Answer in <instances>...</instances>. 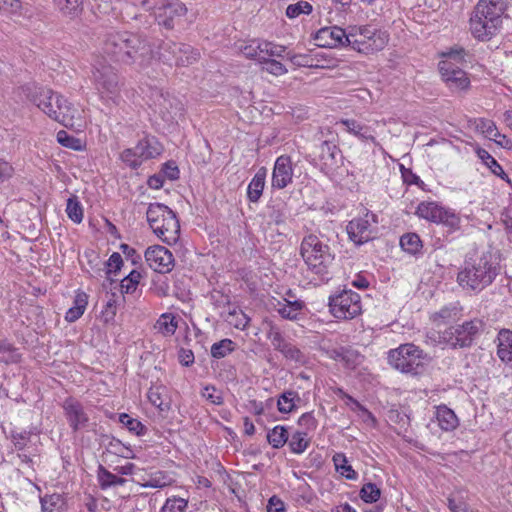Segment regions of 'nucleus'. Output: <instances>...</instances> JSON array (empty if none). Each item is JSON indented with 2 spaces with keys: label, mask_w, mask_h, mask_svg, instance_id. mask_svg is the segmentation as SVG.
Segmentation results:
<instances>
[{
  "label": "nucleus",
  "mask_w": 512,
  "mask_h": 512,
  "mask_svg": "<svg viewBox=\"0 0 512 512\" xmlns=\"http://www.w3.org/2000/svg\"><path fill=\"white\" fill-rule=\"evenodd\" d=\"M476 154L482 163L490 169V171L505 180L507 183H511L508 175L504 172L502 166L497 162V160L485 149L478 148L476 150Z\"/></svg>",
  "instance_id": "cd10ccee"
},
{
  "label": "nucleus",
  "mask_w": 512,
  "mask_h": 512,
  "mask_svg": "<svg viewBox=\"0 0 512 512\" xmlns=\"http://www.w3.org/2000/svg\"><path fill=\"white\" fill-rule=\"evenodd\" d=\"M293 178L292 162L289 156H279L274 164L272 172V187L275 189H284L287 187Z\"/></svg>",
  "instance_id": "a211bd4d"
},
{
  "label": "nucleus",
  "mask_w": 512,
  "mask_h": 512,
  "mask_svg": "<svg viewBox=\"0 0 512 512\" xmlns=\"http://www.w3.org/2000/svg\"><path fill=\"white\" fill-rule=\"evenodd\" d=\"M305 308V303L301 300L288 301L285 300V303H278V307H276V311L283 319H287L290 321H296L299 319V316L302 315L303 309Z\"/></svg>",
  "instance_id": "a878e982"
},
{
  "label": "nucleus",
  "mask_w": 512,
  "mask_h": 512,
  "mask_svg": "<svg viewBox=\"0 0 512 512\" xmlns=\"http://www.w3.org/2000/svg\"><path fill=\"white\" fill-rule=\"evenodd\" d=\"M313 8L312 5L307 1H299L294 4H290L286 9V16L290 19L297 18L301 14H310Z\"/></svg>",
  "instance_id": "6e6d98bb"
},
{
  "label": "nucleus",
  "mask_w": 512,
  "mask_h": 512,
  "mask_svg": "<svg viewBox=\"0 0 512 512\" xmlns=\"http://www.w3.org/2000/svg\"><path fill=\"white\" fill-rule=\"evenodd\" d=\"M339 124L343 125L346 131L362 141H371L373 144L378 145L376 138L373 135L371 127L358 122L355 119H342Z\"/></svg>",
  "instance_id": "5701e85b"
},
{
  "label": "nucleus",
  "mask_w": 512,
  "mask_h": 512,
  "mask_svg": "<svg viewBox=\"0 0 512 512\" xmlns=\"http://www.w3.org/2000/svg\"><path fill=\"white\" fill-rule=\"evenodd\" d=\"M186 12L187 8L182 1L169 0L159 8L156 19L159 25L170 30L174 28L176 20L185 16Z\"/></svg>",
  "instance_id": "f3484780"
},
{
  "label": "nucleus",
  "mask_w": 512,
  "mask_h": 512,
  "mask_svg": "<svg viewBox=\"0 0 512 512\" xmlns=\"http://www.w3.org/2000/svg\"><path fill=\"white\" fill-rule=\"evenodd\" d=\"M242 54L248 59H256L262 62L264 56L263 41L252 40L249 44L241 48Z\"/></svg>",
  "instance_id": "37998d69"
},
{
  "label": "nucleus",
  "mask_w": 512,
  "mask_h": 512,
  "mask_svg": "<svg viewBox=\"0 0 512 512\" xmlns=\"http://www.w3.org/2000/svg\"><path fill=\"white\" fill-rule=\"evenodd\" d=\"M57 141L64 147L70 148L75 151H81L83 149V143L79 138H76L68 134L64 130H60L57 133Z\"/></svg>",
  "instance_id": "5fc2aeb1"
},
{
  "label": "nucleus",
  "mask_w": 512,
  "mask_h": 512,
  "mask_svg": "<svg viewBox=\"0 0 512 512\" xmlns=\"http://www.w3.org/2000/svg\"><path fill=\"white\" fill-rule=\"evenodd\" d=\"M23 92L48 117L67 128L82 126L81 113L63 95L46 87L25 85Z\"/></svg>",
  "instance_id": "f257e3e1"
},
{
  "label": "nucleus",
  "mask_w": 512,
  "mask_h": 512,
  "mask_svg": "<svg viewBox=\"0 0 512 512\" xmlns=\"http://www.w3.org/2000/svg\"><path fill=\"white\" fill-rule=\"evenodd\" d=\"M331 314L341 320L353 319L362 312L361 297L352 290H343L329 297Z\"/></svg>",
  "instance_id": "f8f14e48"
},
{
  "label": "nucleus",
  "mask_w": 512,
  "mask_h": 512,
  "mask_svg": "<svg viewBox=\"0 0 512 512\" xmlns=\"http://www.w3.org/2000/svg\"><path fill=\"white\" fill-rule=\"evenodd\" d=\"M300 253L309 271L317 275L321 282H328L331 278L330 269L335 258L329 245L319 236L309 234L301 242Z\"/></svg>",
  "instance_id": "39448f33"
},
{
  "label": "nucleus",
  "mask_w": 512,
  "mask_h": 512,
  "mask_svg": "<svg viewBox=\"0 0 512 512\" xmlns=\"http://www.w3.org/2000/svg\"><path fill=\"white\" fill-rule=\"evenodd\" d=\"M359 496L365 503H375L380 499L381 490L376 484L368 482L360 489Z\"/></svg>",
  "instance_id": "603ef678"
},
{
  "label": "nucleus",
  "mask_w": 512,
  "mask_h": 512,
  "mask_svg": "<svg viewBox=\"0 0 512 512\" xmlns=\"http://www.w3.org/2000/svg\"><path fill=\"white\" fill-rule=\"evenodd\" d=\"M438 224H442L448 229L449 233L458 231L461 227V218L453 210L443 207L441 210V219H438Z\"/></svg>",
  "instance_id": "f704fd0d"
},
{
  "label": "nucleus",
  "mask_w": 512,
  "mask_h": 512,
  "mask_svg": "<svg viewBox=\"0 0 512 512\" xmlns=\"http://www.w3.org/2000/svg\"><path fill=\"white\" fill-rule=\"evenodd\" d=\"M429 360L426 353L413 343L400 345L388 353V362L396 370L409 375H419Z\"/></svg>",
  "instance_id": "6e6552de"
},
{
  "label": "nucleus",
  "mask_w": 512,
  "mask_h": 512,
  "mask_svg": "<svg viewBox=\"0 0 512 512\" xmlns=\"http://www.w3.org/2000/svg\"><path fill=\"white\" fill-rule=\"evenodd\" d=\"M262 58H263V60H262L261 64L264 65L263 70H265L266 72H268L274 76H281L288 72L285 65L282 64L281 62H279L275 59L267 58V57H262Z\"/></svg>",
  "instance_id": "13d9d810"
},
{
  "label": "nucleus",
  "mask_w": 512,
  "mask_h": 512,
  "mask_svg": "<svg viewBox=\"0 0 512 512\" xmlns=\"http://www.w3.org/2000/svg\"><path fill=\"white\" fill-rule=\"evenodd\" d=\"M59 9L66 15H76L82 9L83 0H55Z\"/></svg>",
  "instance_id": "e2e57ef3"
},
{
  "label": "nucleus",
  "mask_w": 512,
  "mask_h": 512,
  "mask_svg": "<svg viewBox=\"0 0 512 512\" xmlns=\"http://www.w3.org/2000/svg\"><path fill=\"white\" fill-rule=\"evenodd\" d=\"M342 356L341 362L347 369L353 370L362 363V356L357 350L345 348Z\"/></svg>",
  "instance_id": "052dcab7"
},
{
  "label": "nucleus",
  "mask_w": 512,
  "mask_h": 512,
  "mask_svg": "<svg viewBox=\"0 0 512 512\" xmlns=\"http://www.w3.org/2000/svg\"><path fill=\"white\" fill-rule=\"evenodd\" d=\"M159 57L170 65L188 66L198 60L199 53L188 44L166 40L159 45Z\"/></svg>",
  "instance_id": "ddd939ff"
},
{
  "label": "nucleus",
  "mask_w": 512,
  "mask_h": 512,
  "mask_svg": "<svg viewBox=\"0 0 512 512\" xmlns=\"http://www.w3.org/2000/svg\"><path fill=\"white\" fill-rule=\"evenodd\" d=\"M66 213L73 222L79 224L83 220V208L76 196L67 200Z\"/></svg>",
  "instance_id": "8fccbe9b"
},
{
  "label": "nucleus",
  "mask_w": 512,
  "mask_h": 512,
  "mask_svg": "<svg viewBox=\"0 0 512 512\" xmlns=\"http://www.w3.org/2000/svg\"><path fill=\"white\" fill-rule=\"evenodd\" d=\"M97 480L101 489L123 486L126 483V479L113 474L102 465L98 466Z\"/></svg>",
  "instance_id": "c756f323"
},
{
  "label": "nucleus",
  "mask_w": 512,
  "mask_h": 512,
  "mask_svg": "<svg viewBox=\"0 0 512 512\" xmlns=\"http://www.w3.org/2000/svg\"><path fill=\"white\" fill-rule=\"evenodd\" d=\"M266 175L267 169L265 167H261L257 170L256 174L250 181L247 188V197L250 202H258L262 196L265 187Z\"/></svg>",
  "instance_id": "393cba45"
},
{
  "label": "nucleus",
  "mask_w": 512,
  "mask_h": 512,
  "mask_svg": "<svg viewBox=\"0 0 512 512\" xmlns=\"http://www.w3.org/2000/svg\"><path fill=\"white\" fill-rule=\"evenodd\" d=\"M87 304L88 297L86 293H77L73 301V306L66 312L65 320L70 323L78 320L84 314Z\"/></svg>",
  "instance_id": "7c9ffc66"
},
{
  "label": "nucleus",
  "mask_w": 512,
  "mask_h": 512,
  "mask_svg": "<svg viewBox=\"0 0 512 512\" xmlns=\"http://www.w3.org/2000/svg\"><path fill=\"white\" fill-rule=\"evenodd\" d=\"M225 320L236 329L245 330L250 322V318L237 308L230 310Z\"/></svg>",
  "instance_id": "a19ab883"
},
{
  "label": "nucleus",
  "mask_w": 512,
  "mask_h": 512,
  "mask_svg": "<svg viewBox=\"0 0 512 512\" xmlns=\"http://www.w3.org/2000/svg\"><path fill=\"white\" fill-rule=\"evenodd\" d=\"M236 344L228 338L222 339L211 346V356L221 359L235 350Z\"/></svg>",
  "instance_id": "79ce46f5"
},
{
  "label": "nucleus",
  "mask_w": 512,
  "mask_h": 512,
  "mask_svg": "<svg viewBox=\"0 0 512 512\" xmlns=\"http://www.w3.org/2000/svg\"><path fill=\"white\" fill-rule=\"evenodd\" d=\"M318 57H322V55L319 53H317L315 56L312 54H293L291 52L287 53V58L293 65L298 67H317L318 64L315 63V60Z\"/></svg>",
  "instance_id": "de8ad7c7"
},
{
  "label": "nucleus",
  "mask_w": 512,
  "mask_h": 512,
  "mask_svg": "<svg viewBox=\"0 0 512 512\" xmlns=\"http://www.w3.org/2000/svg\"><path fill=\"white\" fill-rule=\"evenodd\" d=\"M172 479L164 471H156L151 473L149 479L146 480L142 486L145 488H164L170 485Z\"/></svg>",
  "instance_id": "c03bdc74"
},
{
  "label": "nucleus",
  "mask_w": 512,
  "mask_h": 512,
  "mask_svg": "<svg viewBox=\"0 0 512 512\" xmlns=\"http://www.w3.org/2000/svg\"><path fill=\"white\" fill-rule=\"evenodd\" d=\"M264 325L266 326V335L267 338L271 341L273 348L278 351L281 346L286 342L284 339L280 329L273 324L272 321H264Z\"/></svg>",
  "instance_id": "49530a36"
},
{
  "label": "nucleus",
  "mask_w": 512,
  "mask_h": 512,
  "mask_svg": "<svg viewBox=\"0 0 512 512\" xmlns=\"http://www.w3.org/2000/svg\"><path fill=\"white\" fill-rule=\"evenodd\" d=\"M264 47V56L269 57H277V58H287V48L283 45L274 44L272 42L263 41Z\"/></svg>",
  "instance_id": "0e129e2a"
},
{
  "label": "nucleus",
  "mask_w": 512,
  "mask_h": 512,
  "mask_svg": "<svg viewBox=\"0 0 512 512\" xmlns=\"http://www.w3.org/2000/svg\"><path fill=\"white\" fill-rule=\"evenodd\" d=\"M462 310L460 302H451L443 306L439 311L434 312L430 319L437 326L445 325L459 319L462 316Z\"/></svg>",
  "instance_id": "4be33fe9"
},
{
  "label": "nucleus",
  "mask_w": 512,
  "mask_h": 512,
  "mask_svg": "<svg viewBox=\"0 0 512 512\" xmlns=\"http://www.w3.org/2000/svg\"><path fill=\"white\" fill-rule=\"evenodd\" d=\"M441 78L452 92L467 91L470 88L468 74L456 63L450 60H441L438 64Z\"/></svg>",
  "instance_id": "4468645a"
},
{
  "label": "nucleus",
  "mask_w": 512,
  "mask_h": 512,
  "mask_svg": "<svg viewBox=\"0 0 512 512\" xmlns=\"http://www.w3.org/2000/svg\"><path fill=\"white\" fill-rule=\"evenodd\" d=\"M442 206L435 202H421L416 210V214L423 219L436 223L441 219Z\"/></svg>",
  "instance_id": "2f4dec72"
},
{
  "label": "nucleus",
  "mask_w": 512,
  "mask_h": 512,
  "mask_svg": "<svg viewBox=\"0 0 512 512\" xmlns=\"http://www.w3.org/2000/svg\"><path fill=\"white\" fill-rule=\"evenodd\" d=\"M187 500L180 497L168 498L160 512H186Z\"/></svg>",
  "instance_id": "bf43d9fd"
},
{
  "label": "nucleus",
  "mask_w": 512,
  "mask_h": 512,
  "mask_svg": "<svg viewBox=\"0 0 512 512\" xmlns=\"http://www.w3.org/2000/svg\"><path fill=\"white\" fill-rule=\"evenodd\" d=\"M466 55V50L460 46L452 47L447 52L442 53L443 60H450L456 64L464 62Z\"/></svg>",
  "instance_id": "338daca9"
},
{
  "label": "nucleus",
  "mask_w": 512,
  "mask_h": 512,
  "mask_svg": "<svg viewBox=\"0 0 512 512\" xmlns=\"http://www.w3.org/2000/svg\"><path fill=\"white\" fill-rule=\"evenodd\" d=\"M178 327L176 317L171 313L162 314L155 324V328L164 336H172Z\"/></svg>",
  "instance_id": "c9c22d12"
},
{
  "label": "nucleus",
  "mask_w": 512,
  "mask_h": 512,
  "mask_svg": "<svg viewBox=\"0 0 512 512\" xmlns=\"http://www.w3.org/2000/svg\"><path fill=\"white\" fill-rule=\"evenodd\" d=\"M269 223L276 225L283 224L286 220L285 204L277 202L268 206Z\"/></svg>",
  "instance_id": "864d4df0"
},
{
  "label": "nucleus",
  "mask_w": 512,
  "mask_h": 512,
  "mask_svg": "<svg viewBox=\"0 0 512 512\" xmlns=\"http://www.w3.org/2000/svg\"><path fill=\"white\" fill-rule=\"evenodd\" d=\"M317 157L321 170L328 173L338 167L342 154L335 143L325 140L318 147Z\"/></svg>",
  "instance_id": "6ab92c4d"
},
{
  "label": "nucleus",
  "mask_w": 512,
  "mask_h": 512,
  "mask_svg": "<svg viewBox=\"0 0 512 512\" xmlns=\"http://www.w3.org/2000/svg\"><path fill=\"white\" fill-rule=\"evenodd\" d=\"M146 217L152 231L168 245L175 244L180 236V224L176 213L162 203H151Z\"/></svg>",
  "instance_id": "0eeeda50"
},
{
  "label": "nucleus",
  "mask_w": 512,
  "mask_h": 512,
  "mask_svg": "<svg viewBox=\"0 0 512 512\" xmlns=\"http://www.w3.org/2000/svg\"><path fill=\"white\" fill-rule=\"evenodd\" d=\"M500 274L499 264L490 253L466 257L457 273L458 285L469 294H479L490 286Z\"/></svg>",
  "instance_id": "f03ea898"
},
{
  "label": "nucleus",
  "mask_w": 512,
  "mask_h": 512,
  "mask_svg": "<svg viewBox=\"0 0 512 512\" xmlns=\"http://www.w3.org/2000/svg\"><path fill=\"white\" fill-rule=\"evenodd\" d=\"M347 44L353 50L370 54L382 50L389 41L387 32L379 30L372 25L353 27L347 32Z\"/></svg>",
  "instance_id": "1a4fd4ad"
},
{
  "label": "nucleus",
  "mask_w": 512,
  "mask_h": 512,
  "mask_svg": "<svg viewBox=\"0 0 512 512\" xmlns=\"http://www.w3.org/2000/svg\"><path fill=\"white\" fill-rule=\"evenodd\" d=\"M104 54L115 62L125 65H136L143 68L152 58V50L148 43L135 34L120 32L107 37Z\"/></svg>",
  "instance_id": "7ed1b4c3"
},
{
  "label": "nucleus",
  "mask_w": 512,
  "mask_h": 512,
  "mask_svg": "<svg viewBox=\"0 0 512 512\" xmlns=\"http://www.w3.org/2000/svg\"><path fill=\"white\" fill-rule=\"evenodd\" d=\"M106 452L126 459L133 458V451L116 438L108 441Z\"/></svg>",
  "instance_id": "a18cd8bd"
},
{
  "label": "nucleus",
  "mask_w": 512,
  "mask_h": 512,
  "mask_svg": "<svg viewBox=\"0 0 512 512\" xmlns=\"http://www.w3.org/2000/svg\"><path fill=\"white\" fill-rule=\"evenodd\" d=\"M484 322L474 318L461 325L450 326L442 332L427 336L434 344L448 346L452 349H463L472 346L475 339L483 332Z\"/></svg>",
  "instance_id": "423d86ee"
},
{
  "label": "nucleus",
  "mask_w": 512,
  "mask_h": 512,
  "mask_svg": "<svg viewBox=\"0 0 512 512\" xmlns=\"http://www.w3.org/2000/svg\"><path fill=\"white\" fill-rule=\"evenodd\" d=\"M92 79L102 98L112 100L118 104L121 82L115 68L105 57H98L92 69Z\"/></svg>",
  "instance_id": "9d476101"
},
{
  "label": "nucleus",
  "mask_w": 512,
  "mask_h": 512,
  "mask_svg": "<svg viewBox=\"0 0 512 512\" xmlns=\"http://www.w3.org/2000/svg\"><path fill=\"white\" fill-rule=\"evenodd\" d=\"M438 425L444 431H453L459 425V420L453 410L446 405H440L436 410Z\"/></svg>",
  "instance_id": "bb28decb"
},
{
  "label": "nucleus",
  "mask_w": 512,
  "mask_h": 512,
  "mask_svg": "<svg viewBox=\"0 0 512 512\" xmlns=\"http://www.w3.org/2000/svg\"><path fill=\"white\" fill-rule=\"evenodd\" d=\"M21 354L18 349L7 340L0 339V362L9 365L20 362Z\"/></svg>",
  "instance_id": "72a5a7b5"
},
{
  "label": "nucleus",
  "mask_w": 512,
  "mask_h": 512,
  "mask_svg": "<svg viewBox=\"0 0 512 512\" xmlns=\"http://www.w3.org/2000/svg\"><path fill=\"white\" fill-rule=\"evenodd\" d=\"M497 355L502 362L512 367V331L501 330L497 337Z\"/></svg>",
  "instance_id": "b1692460"
},
{
  "label": "nucleus",
  "mask_w": 512,
  "mask_h": 512,
  "mask_svg": "<svg viewBox=\"0 0 512 512\" xmlns=\"http://www.w3.org/2000/svg\"><path fill=\"white\" fill-rule=\"evenodd\" d=\"M145 260L149 267L158 273H168L174 267V256L164 246H150L145 251Z\"/></svg>",
  "instance_id": "2eb2a0df"
},
{
  "label": "nucleus",
  "mask_w": 512,
  "mask_h": 512,
  "mask_svg": "<svg viewBox=\"0 0 512 512\" xmlns=\"http://www.w3.org/2000/svg\"><path fill=\"white\" fill-rule=\"evenodd\" d=\"M164 390H165V388L163 386H152L147 393L149 402L153 406L159 408L160 410H164V408H163L164 402L162 399V392Z\"/></svg>",
  "instance_id": "774afa93"
},
{
  "label": "nucleus",
  "mask_w": 512,
  "mask_h": 512,
  "mask_svg": "<svg viewBox=\"0 0 512 512\" xmlns=\"http://www.w3.org/2000/svg\"><path fill=\"white\" fill-rule=\"evenodd\" d=\"M348 236L356 245H362L372 239L371 225L366 218H355L346 227Z\"/></svg>",
  "instance_id": "412c9836"
},
{
  "label": "nucleus",
  "mask_w": 512,
  "mask_h": 512,
  "mask_svg": "<svg viewBox=\"0 0 512 512\" xmlns=\"http://www.w3.org/2000/svg\"><path fill=\"white\" fill-rule=\"evenodd\" d=\"M401 248L412 255L419 253L423 247L422 241L416 233H406L400 238Z\"/></svg>",
  "instance_id": "58836bf2"
},
{
  "label": "nucleus",
  "mask_w": 512,
  "mask_h": 512,
  "mask_svg": "<svg viewBox=\"0 0 512 512\" xmlns=\"http://www.w3.org/2000/svg\"><path fill=\"white\" fill-rule=\"evenodd\" d=\"M268 443L275 449L283 447L288 441V432L282 425H277L267 433Z\"/></svg>",
  "instance_id": "ea45409f"
},
{
  "label": "nucleus",
  "mask_w": 512,
  "mask_h": 512,
  "mask_svg": "<svg viewBox=\"0 0 512 512\" xmlns=\"http://www.w3.org/2000/svg\"><path fill=\"white\" fill-rule=\"evenodd\" d=\"M142 275L137 270H132L126 277H124L120 282V288L122 293L131 294L134 293L137 289L139 281Z\"/></svg>",
  "instance_id": "09e8293b"
},
{
  "label": "nucleus",
  "mask_w": 512,
  "mask_h": 512,
  "mask_svg": "<svg viewBox=\"0 0 512 512\" xmlns=\"http://www.w3.org/2000/svg\"><path fill=\"white\" fill-rule=\"evenodd\" d=\"M162 146L155 137L145 136L140 139L135 147L123 150L121 160L130 168H139L144 160L159 156Z\"/></svg>",
  "instance_id": "9b49d317"
},
{
  "label": "nucleus",
  "mask_w": 512,
  "mask_h": 512,
  "mask_svg": "<svg viewBox=\"0 0 512 512\" xmlns=\"http://www.w3.org/2000/svg\"><path fill=\"white\" fill-rule=\"evenodd\" d=\"M119 421L122 423L130 432L135 433L137 436H142L147 432V428L138 419L130 417L126 413L119 415Z\"/></svg>",
  "instance_id": "3c124183"
},
{
  "label": "nucleus",
  "mask_w": 512,
  "mask_h": 512,
  "mask_svg": "<svg viewBox=\"0 0 512 512\" xmlns=\"http://www.w3.org/2000/svg\"><path fill=\"white\" fill-rule=\"evenodd\" d=\"M315 39L320 42V46L332 48L346 46L348 37L344 29L338 26H331L319 29Z\"/></svg>",
  "instance_id": "aec40b11"
},
{
  "label": "nucleus",
  "mask_w": 512,
  "mask_h": 512,
  "mask_svg": "<svg viewBox=\"0 0 512 512\" xmlns=\"http://www.w3.org/2000/svg\"><path fill=\"white\" fill-rule=\"evenodd\" d=\"M61 496L58 494L45 495L40 499L43 512H60Z\"/></svg>",
  "instance_id": "4d7b16f0"
},
{
  "label": "nucleus",
  "mask_w": 512,
  "mask_h": 512,
  "mask_svg": "<svg viewBox=\"0 0 512 512\" xmlns=\"http://www.w3.org/2000/svg\"><path fill=\"white\" fill-rule=\"evenodd\" d=\"M201 396L214 405H222L224 402L222 393L212 385L205 386L201 391Z\"/></svg>",
  "instance_id": "69168bd1"
},
{
  "label": "nucleus",
  "mask_w": 512,
  "mask_h": 512,
  "mask_svg": "<svg viewBox=\"0 0 512 512\" xmlns=\"http://www.w3.org/2000/svg\"><path fill=\"white\" fill-rule=\"evenodd\" d=\"M476 128L488 139L498 137V129L492 120L480 118L476 122Z\"/></svg>",
  "instance_id": "680f3d73"
},
{
  "label": "nucleus",
  "mask_w": 512,
  "mask_h": 512,
  "mask_svg": "<svg viewBox=\"0 0 512 512\" xmlns=\"http://www.w3.org/2000/svg\"><path fill=\"white\" fill-rule=\"evenodd\" d=\"M278 351L287 361L294 362L297 366H303L308 361L307 355L291 342L286 341Z\"/></svg>",
  "instance_id": "c85d7f7f"
},
{
  "label": "nucleus",
  "mask_w": 512,
  "mask_h": 512,
  "mask_svg": "<svg viewBox=\"0 0 512 512\" xmlns=\"http://www.w3.org/2000/svg\"><path fill=\"white\" fill-rule=\"evenodd\" d=\"M508 8V0H479L470 17L471 34L480 41H488L500 30Z\"/></svg>",
  "instance_id": "20e7f679"
},
{
  "label": "nucleus",
  "mask_w": 512,
  "mask_h": 512,
  "mask_svg": "<svg viewBox=\"0 0 512 512\" xmlns=\"http://www.w3.org/2000/svg\"><path fill=\"white\" fill-rule=\"evenodd\" d=\"M300 401V397L295 391L283 392L277 401V408L280 413H290L296 408V402Z\"/></svg>",
  "instance_id": "4c0bfd02"
},
{
  "label": "nucleus",
  "mask_w": 512,
  "mask_h": 512,
  "mask_svg": "<svg viewBox=\"0 0 512 512\" xmlns=\"http://www.w3.org/2000/svg\"><path fill=\"white\" fill-rule=\"evenodd\" d=\"M64 415L70 428L73 431L84 429L89 422V417L85 412L81 402L73 397H68L62 404Z\"/></svg>",
  "instance_id": "dca6fc26"
},
{
  "label": "nucleus",
  "mask_w": 512,
  "mask_h": 512,
  "mask_svg": "<svg viewBox=\"0 0 512 512\" xmlns=\"http://www.w3.org/2000/svg\"><path fill=\"white\" fill-rule=\"evenodd\" d=\"M335 470L348 480H356L358 473L348 463V459L344 453H336L333 456Z\"/></svg>",
  "instance_id": "473e14b6"
},
{
  "label": "nucleus",
  "mask_w": 512,
  "mask_h": 512,
  "mask_svg": "<svg viewBox=\"0 0 512 512\" xmlns=\"http://www.w3.org/2000/svg\"><path fill=\"white\" fill-rule=\"evenodd\" d=\"M288 446L294 454H302L310 445V439L306 432L296 431L290 437L288 436Z\"/></svg>",
  "instance_id": "e433bc0d"
}]
</instances>
